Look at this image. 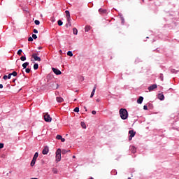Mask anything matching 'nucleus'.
I'll use <instances>...</instances> for the list:
<instances>
[{"label":"nucleus","mask_w":179,"mask_h":179,"mask_svg":"<svg viewBox=\"0 0 179 179\" xmlns=\"http://www.w3.org/2000/svg\"><path fill=\"white\" fill-rule=\"evenodd\" d=\"M155 89H157V85L156 84L152 85L148 87L149 92H152V90H155Z\"/></svg>","instance_id":"nucleus-9"},{"label":"nucleus","mask_w":179,"mask_h":179,"mask_svg":"<svg viewBox=\"0 0 179 179\" xmlns=\"http://www.w3.org/2000/svg\"><path fill=\"white\" fill-rule=\"evenodd\" d=\"M31 179H38V178H31Z\"/></svg>","instance_id":"nucleus-53"},{"label":"nucleus","mask_w":179,"mask_h":179,"mask_svg":"<svg viewBox=\"0 0 179 179\" xmlns=\"http://www.w3.org/2000/svg\"><path fill=\"white\" fill-rule=\"evenodd\" d=\"M159 79H160L162 81L164 80L163 73H161V74L159 75Z\"/></svg>","instance_id":"nucleus-34"},{"label":"nucleus","mask_w":179,"mask_h":179,"mask_svg":"<svg viewBox=\"0 0 179 179\" xmlns=\"http://www.w3.org/2000/svg\"><path fill=\"white\" fill-rule=\"evenodd\" d=\"M42 49H43V47L41 46L38 47V50H42Z\"/></svg>","instance_id":"nucleus-50"},{"label":"nucleus","mask_w":179,"mask_h":179,"mask_svg":"<svg viewBox=\"0 0 179 179\" xmlns=\"http://www.w3.org/2000/svg\"><path fill=\"white\" fill-rule=\"evenodd\" d=\"M34 23H35V24H36V26H38V24H40V21L36 20L34 21Z\"/></svg>","instance_id":"nucleus-33"},{"label":"nucleus","mask_w":179,"mask_h":179,"mask_svg":"<svg viewBox=\"0 0 179 179\" xmlns=\"http://www.w3.org/2000/svg\"><path fill=\"white\" fill-rule=\"evenodd\" d=\"M11 76H17V72L13 71V73H10Z\"/></svg>","instance_id":"nucleus-30"},{"label":"nucleus","mask_w":179,"mask_h":179,"mask_svg":"<svg viewBox=\"0 0 179 179\" xmlns=\"http://www.w3.org/2000/svg\"><path fill=\"white\" fill-rule=\"evenodd\" d=\"M149 1H152V0H149Z\"/></svg>","instance_id":"nucleus-56"},{"label":"nucleus","mask_w":179,"mask_h":179,"mask_svg":"<svg viewBox=\"0 0 179 179\" xmlns=\"http://www.w3.org/2000/svg\"><path fill=\"white\" fill-rule=\"evenodd\" d=\"M90 29H92V27H90V25H87L85 27V31H89L90 30Z\"/></svg>","instance_id":"nucleus-22"},{"label":"nucleus","mask_w":179,"mask_h":179,"mask_svg":"<svg viewBox=\"0 0 179 179\" xmlns=\"http://www.w3.org/2000/svg\"><path fill=\"white\" fill-rule=\"evenodd\" d=\"M67 55L69 57H73V53H72V51H68L67 52Z\"/></svg>","instance_id":"nucleus-27"},{"label":"nucleus","mask_w":179,"mask_h":179,"mask_svg":"<svg viewBox=\"0 0 179 179\" xmlns=\"http://www.w3.org/2000/svg\"><path fill=\"white\" fill-rule=\"evenodd\" d=\"M99 13H101V15H106V13H107V10L103 9V8H99Z\"/></svg>","instance_id":"nucleus-10"},{"label":"nucleus","mask_w":179,"mask_h":179,"mask_svg":"<svg viewBox=\"0 0 179 179\" xmlns=\"http://www.w3.org/2000/svg\"><path fill=\"white\" fill-rule=\"evenodd\" d=\"M33 32L35 33V34H37V33H38V31L37 29H34Z\"/></svg>","instance_id":"nucleus-43"},{"label":"nucleus","mask_w":179,"mask_h":179,"mask_svg":"<svg viewBox=\"0 0 179 179\" xmlns=\"http://www.w3.org/2000/svg\"><path fill=\"white\" fill-rule=\"evenodd\" d=\"M73 111H74L75 113H79V108L76 107V108H74Z\"/></svg>","instance_id":"nucleus-35"},{"label":"nucleus","mask_w":179,"mask_h":179,"mask_svg":"<svg viewBox=\"0 0 179 179\" xmlns=\"http://www.w3.org/2000/svg\"><path fill=\"white\" fill-rule=\"evenodd\" d=\"M81 126L83 127V128H86V124L83 122H81Z\"/></svg>","instance_id":"nucleus-39"},{"label":"nucleus","mask_w":179,"mask_h":179,"mask_svg":"<svg viewBox=\"0 0 179 179\" xmlns=\"http://www.w3.org/2000/svg\"><path fill=\"white\" fill-rule=\"evenodd\" d=\"M21 61H26V56H22L20 57Z\"/></svg>","instance_id":"nucleus-36"},{"label":"nucleus","mask_w":179,"mask_h":179,"mask_svg":"<svg viewBox=\"0 0 179 179\" xmlns=\"http://www.w3.org/2000/svg\"><path fill=\"white\" fill-rule=\"evenodd\" d=\"M60 141H61V142H65V138L62 137V138H60Z\"/></svg>","instance_id":"nucleus-47"},{"label":"nucleus","mask_w":179,"mask_h":179,"mask_svg":"<svg viewBox=\"0 0 179 179\" xmlns=\"http://www.w3.org/2000/svg\"><path fill=\"white\" fill-rule=\"evenodd\" d=\"M32 58H34V61H38V62H40V61H41V58H40V57L37 56V53H33Z\"/></svg>","instance_id":"nucleus-6"},{"label":"nucleus","mask_w":179,"mask_h":179,"mask_svg":"<svg viewBox=\"0 0 179 179\" xmlns=\"http://www.w3.org/2000/svg\"><path fill=\"white\" fill-rule=\"evenodd\" d=\"M90 179H94L92 177H91Z\"/></svg>","instance_id":"nucleus-54"},{"label":"nucleus","mask_w":179,"mask_h":179,"mask_svg":"<svg viewBox=\"0 0 179 179\" xmlns=\"http://www.w3.org/2000/svg\"><path fill=\"white\" fill-rule=\"evenodd\" d=\"M68 152H71V150H65V149L61 150L62 155H66L68 153Z\"/></svg>","instance_id":"nucleus-17"},{"label":"nucleus","mask_w":179,"mask_h":179,"mask_svg":"<svg viewBox=\"0 0 179 179\" xmlns=\"http://www.w3.org/2000/svg\"><path fill=\"white\" fill-rule=\"evenodd\" d=\"M65 13H66V19L69 22V20L71 19V13H69V10H66Z\"/></svg>","instance_id":"nucleus-11"},{"label":"nucleus","mask_w":179,"mask_h":179,"mask_svg":"<svg viewBox=\"0 0 179 179\" xmlns=\"http://www.w3.org/2000/svg\"><path fill=\"white\" fill-rule=\"evenodd\" d=\"M48 152H50V148L48 146H45L43 150H42V153L43 155H48Z\"/></svg>","instance_id":"nucleus-7"},{"label":"nucleus","mask_w":179,"mask_h":179,"mask_svg":"<svg viewBox=\"0 0 179 179\" xmlns=\"http://www.w3.org/2000/svg\"><path fill=\"white\" fill-rule=\"evenodd\" d=\"M7 78H8V79H10V78H12V74L9 73V74L7 76Z\"/></svg>","instance_id":"nucleus-44"},{"label":"nucleus","mask_w":179,"mask_h":179,"mask_svg":"<svg viewBox=\"0 0 179 179\" xmlns=\"http://www.w3.org/2000/svg\"><path fill=\"white\" fill-rule=\"evenodd\" d=\"M27 66H29V62H25L22 64V67L24 69H26L27 68Z\"/></svg>","instance_id":"nucleus-19"},{"label":"nucleus","mask_w":179,"mask_h":179,"mask_svg":"<svg viewBox=\"0 0 179 179\" xmlns=\"http://www.w3.org/2000/svg\"><path fill=\"white\" fill-rule=\"evenodd\" d=\"M110 174L112 176H117V170H115V169L112 170L110 172Z\"/></svg>","instance_id":"nucleus-21"},{"label":"nucleus","mask_w":179,"mask_h":179,"mask_svg":"<svg viewBox=\"0 0 179 179\" xmlns=\"http://www.w3.org/2000/svg\"><path fill=\"white\" fill-rule=\"evenodd\" d=\"M34 69L35 71H37V69H38V64L35 63V64H34Z\"/></svg>","instance_id":"nucleus-24"},{"label":"nucleus","mask_w":179,"mask_h":179,"mask_svg":"<svg viewBox=\"0 0 179 179\" xmlns=\"http://www.w3.org/2000/svg\"><path fill=\"white\" fill-rule=\"evenodd\" d=\"M69 26H72V24L71 22V18L70 20H67V23L66 24V27H69Z\"/></svg>","instance_id":"nucleus-18"},{"label":"nucleus","mask_w":179,"mask_h":179,"mask_svg":"<svg viewBox=\"0 0 179 179\" xmlns=\"http://www.w3.org/2000/svg\"><path fill=\"white\" fill-rule=\"evenodd\" d=\"M32 38H34V40H37V35L32 34Z\"/></svg>","instance_id":"nucleus-38"},{"label":"nucleus","mask_w":179,"mask_h":179,"mask_svg":"<svg viewBox=\"0 0 179 179\" xmlns=\"http://www.w3.org/2000/svg\"><path fill=\"white\" fill-rule=\"evenodd\" d=\"M121 21H122V24H124V23H125V20L124 19V17H121Z\"/></svg>","instance_id":"nucleus-37"},{"label":"nucleus","mask_w":179,"mask_h":179,"mask_svg":"<svg viewBox=\"0 0 179 179\" xmlns=\"http://www.w3.org/2000/svg\"><path fill=\"white\" fill-rule=\"evenodd\" d=\"M0 89H3V85L0 84Z\"/></svg>","instance_id":"nucleus-49"},{"label":"nucleus","mask_w":179,"mask_h":179,"mask_svg":"<svg viewBox=\"0 0 179 179\" xmlns=\"http://www.w3.org/2000/svg\"><path fill=\"white\" fill-rule=\"evenodd\" d=\"M37 157H38V152H35L32 159L36 161L37 160Z\"/></svg>","instance_id":"nucleus-20"},{"label":"nucleus","mask_w":179,"mask_h":179,"mask_svg":"<svg viewBox=\"0 0 179 179\" xmlns=\"http://www.w3.org/2000/svg\"><path fill=\"white\" fill-rule=\"evenodd\" d=\"M30 71H31V70H30V69H29V68L25 69V72H26L27 73H30Z\"/></svg>","instance_id":"nucleus-40"},{"label":"nucleus","mask_w":179,"mask_h":179,"mask_svg":"<svg viewBox=\"0 0 179 179\" xmlns=\"http://www.w3.org/2000/svg\"><path fill=\"white\" fill-rule=\"evenodd\" d=\"M96 85H94L93 90H92V92L91 93V95H90V97H93V96H94V93H96Z\"/></svg>","instance_id":"nucleus-13"},{"label":"nucleus","mask_w":179,"mask_h":179,"mask_svg":"<svg viewBox=\"0 0 179 179\" xmlns=\"http://www.w3.org/2000/svg\"><path fill=\"white\" fill-rule=\"evenodd\" d=\"M34 164H36V159H33L31 162V166L34 167Z\"/></svg>","instance_id":"nucleus-26"},{"label":"nucleus","mask_w":179,"mask_h":179,"mask_svg":"<svg viewBox=\"0 0 179 179\" xmlns=\"http://www.w3.org/2000/svg\"><path fill=\"white\" fill-rule=\"evenodd\" d=\"M129 141H132V138H134V136H135V135H136V132L134 131V130H130L129 131Z\"/></svg>","instance_id":"nucleus-5"},{"label":"nucleus","mask_w":179,"mask_h":179,"mask_svg":"<svg viewBox=\"0 0 179 179\" xmlns=\"http://www.w3.org/2000/svg\"><path fill=\"white\" fill-rule=\"evenodd\" d=\"M56 100L57 103H62V101H64V99L62 97H57Z\"/></svg>","instance_id":"nucleus-16"},{"label":"nucleus","mask_w":179,"mask_h":179,"mask_svg":"<svg viewBox=\"0 0 179 179\" xmlns=\"http://www.w3.org/2000/svg\"><path fill=\"white\" fill-rule=\"evenodd\" d=\"M171 73H177V72H178V71H176V69H171Z\"/></svg>","instance_id":"nucleus-31"},{"label":"nucleus","mask_w":179,"mask_h":179,"mask_svg":"<svg viewBox=\"0 0 179 179\" xmlns=\"http://www.w3.org/2000/svg\"><path fill=\"white\" fill-rule=\"evenodd\" d=\"M22 52H23V50H22V49H20L18 51H17V55H22Z\"/></svg>","instance_id":"nucleus-32"},{"label":"nucleus","mask_w":179,"mask_h":179,"mask_svg":"<svg viewBox=\"0 0 179 179\" xmlns=\"http://www.w3.org/2000/svg\"><path fill=\"white\" fill-rule=\"evenodd\" d=\"M158 99H159V100H161V101L164 100V95L163 94H159Z\"/></svg>","instance_id":"nucleus-14"},{"label":"nucleus","mask_w":179,"mask_h":179,"mask_svg":"<svg viewBox=\"0 0 179 179\" xmlns=\"http://www.w3.org/2000/svg\"><path fill=\"white\" fill-rule=\"evenodd\" d=\"M56 139H57L58 141H61V139H62V136L58 134V135L56 136Z\"/></svg>","instance_id":"nucleus-29"},{"label":"nucleus","mask_w":179,"mask_h":179,"mask_svg":"<svg viewBox=\"0 0 179 179\" xmlns=\"http://www.w3.org/2000/svg\"><path fill=\"white\" fill-rule=\"evenodd\" d=\"M76 157L75 155L73 156V159H76Z\"/></svg>","instance_id":"nucleus-52"},{"label":"nucleus","mask_w":179,"mask_h":179,"mask_svg":"<svg viewBox=\"0 0 179 179\" xmlns=\"http://www.w3.org/2000/svg\"><path fill=\"white\" fill-rule=\"evenodd\" d=\"M130 150L131 153H136V148H135V146H131Z\"/></svg>","instance_id":"nucleus-15"},{"label":"nucleus","mask_w":179,"mask_h":179,"mask_svg":"<svg viewBox=\"0 0 179 179\" xmlns=\"http://www.w3.org/2000/svg\"><path fill=\"white\" fill-rule=\"evenodd\" d=\"M0 149H3V143H0Z\"/></svg>","instance_id":"nucleus-42"},{"label":"nucleus","mask_w":179,"mask_h":179,"mask_svg":"<svg viewBox=\"0 0 179 179\" xmlns=\"http://www.w3.org/2000/svg\"><path fill=\"white\" fill-rule=\"evenodd\" d=\"M3 79H4V80H6V79H8V76H3Z\"/></svg>","instance_id":"nucleus-45"},{"label":"nucleus","mask_w":179,"mask_h":179,"mask_svg":"<svg viewBox=\"0 0 179 179\" xmlns=\"http://www.w3.org/2000/svg\"><path fill=\"white\" fill-rule=\"evenodd\" d=\"M56 162H61V148H58L56 151Z\"/></svg>","instance_id":"nucleus-3"},{"label":"nucleus","mask_w":179,"mask_h":179,"mask_svg":"<svg viewBox=\"0 0 179 179\" xmlns=\"http://www.w3.org/2000/svg\"><path fill=\"white\" fill-rule=\"evenodd\" d=\"M52 70L54 72V73H55V75H61L62 73V72H61V70L58 69L52 68Z\"/></svg>","instance_id":"nucleus-8"},{"label":"nucleus","mask_w":179,"mask_h":179,"mask_svg":"<svg viewBox=\"0 0 179 179\" xmlns=\"http://www.w3.org/2000/svg\"><path fill=\"white\" fill-rule=\"evenodd\" d=\"M143 110H148V106H146V105H145L144 106H143Z\"/></svg>","instance_id":"nucleus-46"},{"label":"nucleus","mask_w":179,"mask_h":179,"mask_svg":"<svg viewBox=\"0 0 179 179\" xmlns=\"http://www.w3.org/2000/svg\"><path fill=\"white\" fill-rule=\"evenodd\" d=\"M138 104H142L143 103V96H139V98L137 99Z\"/></svg>","instance_id":"nucleus-12"},{"label":"nucleus","mask_w":179,"mask_h":179,"mask_svg":"<svg viewBox=\"0 0 179 179\" xmlns=\"http://www.w3.org/2000/svg\"><path fill=\"white\" fill-rule=\"evenodd\" d=\"M73 33L75 36L78 35V29L76 28H73Z\"/></svg>","instance_id":"nucleus-25"},{"label":"nucleus","mask_w":179,"mask_h":179,"mask_svg":"<svg viewBox=\"0 0 179 179\" xmlns=\"http://www.w3.org/2000/svg\"><path fill=\"white\" fill-rule=\"evenodd\" d=\"M28 41L31 42L33 41V37L30 36L28 38Z\"/></svg>","instance_id":"nucleus-41"},{"label":"nucleus","mask_w":179,"mask_h":179,"mask_svg":"<svg viewBox=\"0 0 179 179\" xmlns=\"http://www.w3.org/2000/svg\"><path fill=\"white\" fill-rule=\"evenodd\" d=\"M43 118L45 121V122H51L52 121V118L50 116L48 113H46L43 115Z\"/></svg>","instance_id":"nucleus-4"},{"label":"nucleus","mask_w":179,"mask_h":179,"mask_svg":"<svg viewBox=\"0 0 179 179\" xmlns=\"http://www.w3.org/2000/svg\"><path fill=\"white\" fill-rule=\"evenodd\" d=\"M57 24H58L59 26H62V24H64V22H62V21L61 20H59L57 21Z\"/></svg>","instance_id":"nucleus-28"},{"label":"nucleus","mask_w":179,"mask_h":179,"mask_svg":"<svg viewBox=\"0 0 179 179\" xmlns=\"http://www.w3.org/2000/svg\"><path fill=\"white\" fill-rule=\"evenodd\" d=\"M119 113L122 120H127L128 118V110H127V109L121 108Z\"/></svg>","instance_id":"nucleus-1"},{"label":"nucleus","mask_w":179,"mask_h":179,"mask_svg":"<svg viewBox=\"0 0 179 179\" xmlns=\"http://www.w3.org/2000/svg\"><path fill=\"white\" fill-rule=\"evenodd\" d=\"M52 171L54 174H58V169H57V168H53Z\"/></svg>","instance_id":"nucleus-23"},{"label":"nucleus","mask_w":179,"mask_h":179,"mask_svg":"<svg viewBox=\"0 0 179 179\" xmlns=\"http://www.w3.org/2000/svg\"><path fill=\"white\" fill-rule=\"evenodd\" d=\"M119 15L120 16V19H121V17H124L122 16V14H119Z\"/></svg>","instance_id":"nucleus-51"},{"label":"nucleus","mask_w":179,"mask_h":179,"mask_svg":"<svg viewBox=\"0 0 179 179\" xmlns=\"http://www.w3.org/2000/svg\"><path fill=\"white\" fill-rule=\"evenodd\" d=\"M92 114H93V115H95V114H96V110H92Z\"/></svg>","instance_id":"nucleus-48"},{"label":"nucleus","mask_w":179,"mask_h":179,"mask_svg":"<svg viewBox=\"0 0 179 179\" xmlns=\"http://www.w3.org/2000/svg\"><path fill=\"white\" fill-rule=\"evenodd\" d=\"M48 86L49 89H52L53 90H57V89H58L59 87L58 84L54 81H51L50 83H49Z\"/></svg>","instance_id":"nucleus-2"},{"label":"nucleus","mask_w":179,"mask_h":179,"mask_svg":"<svg viewBox=\"0 0 179 179\" xmlns=\"http://www.w3.org/2000/svg\"><path fill=\"white\" fill-rule=\"evenodd\" d=\"M16 80H13V82H15Z\"/></svg>","instance_id":"nucleus-55"}]
</instances>
